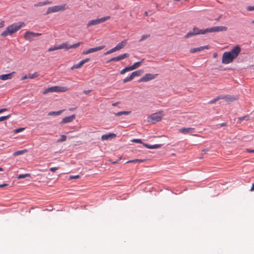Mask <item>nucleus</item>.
Segmentation results:
<instances>
[{
	"instance_id": "nucleus-30",
	"label": "nucleus",
	"mask_w": 254,
	"mask_h": 254,
	"mask_svg": "<svg viewBox=\"0 0 254 254\" xmlns=\"http://www.w3.org/2000/svg\"><path fill=\"white\" fill-rule=\"evenodd\" d=\"M67 137L65 135H61L60 138L58 139L57 141V142H62L65 141L66 140Z\"/></svg>"
},
{
	"instance_id": "nucleus-29",
	"label": "nucleus",
	"mask_w": 254,
	"mask_h": 254,
	"mask_svg": "<svg viewBox=\"0 0 254 254\" xmlns=\"http://www.w3.org/2000/svg\"><path fill=\"white\" fill-rule=\"evenodd\" d=\"M62 112H63V110H61V111H57V112H55V111L50 112L49 113L48 115H50V116L59 115L62 113Z\"/></svg>"
},
{
	"instance_id": "nucleus-59",
	"label": "nucleus",
	"mask_w": 254,
	"mask_h": 254,
	"mask_svg": "<svg viewBox=\"0 0 254 254\" xmlns=\"http://www.w3.org/2000/svg\"><path fill=\"white\" fill-rule=\"evenodd\" d=\"M84 92H85V93H87L88 92V91H84Z\"/></svg>"
},
{
	"instance_id": "nucleus-19",
	"label": "nucleus",
	"mask_w": 254,
	"mask_h": 254,
	"mask_svg": "<svg viewBox=\"0 0 254 254\" xmlns=\"http://www.w3.org/2000/svg\"><path fill=\"white\" fill-rule=\"evenodd\" d=\"M209 48V46H201L199 47L198 48H191L190 50V52L191 53H194L197 52H200L202 50H205V49H208Z\"/></svg>"
},
{
	"instance_id": "nucleus-31",
	"label": "nucleus",
	"mask_w": 254,
	"mask_h": 254,
	"mask_svg": "<svg viewBox=\"0 0 254 254\" xmlns=\"http://www.w3.org/2000/svg\"><path fill=\"white\" fill-rule=\"evenodd\" d=\"M130 113V112L129 111H121L119 112L116 114V116H121L122 115H128Z\"/></svg>"
},
{
	"instance_id": "nucleus-4",
	"label": "nucleus",
	"mask_w": 254,
	"mask_h": 254,
	"mask_svg": "<svg viewBox=\"0 0 254 254\" xmlns=\"http://www.w3.org/2000/svg\"><path fill=\"white\" fill-rule=\"evenodd\" d=\"M65 9H66V4L49 7L47 9L46 14H48L51 13L64 11Z\"/></svg>"
},
{
	"instance_id": "nucleus-51",
	"label": "nucleus",
	"mask_w": 254,
	"mask_h": 254,
	"mask_svg": "<svg viewBox=\"0 0 254 254\" xmlns=\"http://www.w3.org/2000/svg\"><path fill=\"white\" fill-rule=\"evenodd\" d=\"M119 160H120V159L117 160L116 161H112L111 163H113V164L118 163L119 162Z\"/></svg>"
},
{
	"instance_id": "nucleus-39",
	"label": "nucleus",
	"mask_w": 254,
	"mask_h": 254,
	"mask_svg": "<svg viewBox=\"0 0 254 254\" xmlns=\"http://www.w3.org/2000/svg\"><path fill=\"white\" fill-rule=\"evenodd\" d=\"M23 25V23H21L20 22L18 23V24H17V31L19 29H20L21 27H22Z\"/></svg>"
},
{
	"instance_id": "nucleus-18",
	"label": "nucleus",
	"mask_w": 254,
	"mask_h": 254,
	"mask_svg": "<svg viewBox=\"0 0 254 254\" xmlns=\"http://www.w3.org/2000/svg\"><path fill=\"white\" fill-rule=\"evenodd\" d=\"M14 74L15 72H12L6 74L0 75V79L2 80H6L7 79H11V78L14 77Z\"/></svg>"
},
{
	"instance_id": "nucleus-24",
	"label": "nucleus",
	"mask_w": 254,
	"mask_h": 254,
	"mask_svg": "<svg viewBox=\"0 0 254 254\" xmlns=\"http://www.w3.org/2000/svg\"><path fill=\"white\" fill-rule=\"evenodd\" d=\"M146 160V159H134V160L128 161H127V163H142V162H145Z\"/></svg>"
},
{
	"instance_id": "nucleus-40",
	"label": "nucleus",
	"mask_w": 254,
	"mask_h": 254,
	"mask_svg": "<svg viewBox=\"0 0 254 254\" xmlns=\"http://www.w3.org/2000/svg\"><path fill=\"white\" fill-rule=\"evenodd\" d=\"M47 3H49L48 2H40L38 4H36L35 5V6H42V5H45V4H46Z\"/></svg>"
},
{
	"instance_id": "nucleus-20",
	"label": "nucleus",
	"mask_w": 254,
	"mask_h": 254,
	"mask_svg": "<svg viewBox=\"0 0 254 254\" xmlns=\"http://www.w3.org/2000/svg\"><path fill=\"white\" fill-rule=\"evenodd\" d=\"M75 118V115H71L70 116L66 117L62 120L61 122L62 124H66L67 123H70L73 121V120Z\"/></svg>"
},
{
	"instance_id": "nucleus-9",
	"label": "nucleus",
	"mask_w": 254,
	"mask_h": 254,
	"mask_svg": "<svg viewBox=\"0 0 254 254\" xmlns=\"http://www.w3.org/2000/svg\"><path fill=\"white\" fill-rule=\"evenodd\" d=\"M16 32V25L13 24L8 26L6 30L2 32L1 34L2 36L5 37L8 35H11Z\"/></svg>"
},
{
	"instance_id": "nucleus-27",
	"label": "nucleus",
	"mask_w": 254,
	"mask_h": 254,
	"mask_svg": "<svg viewBox=\"0 0 254 254\" xmlns=\"http://www.w3.org/2000/svg\"><path fill=\"white\" fill-rule=\"evenodd\" d=\"M249 120H250V116H249V115H246V116H245L244 117H239L238 118V122L239 123H241L242 122V121H243V120L248 121Z\"/></svg>"
},
{
	"instance_id": "nucleus-55",
	"label": "nucleus",
	"mask_w": 254,
	"mask_h": 254,
	"mask_svg": "<svg viewBox=\"0 0 254 254\" xmlns=\"http://www.w3.org/2000/svg\"><path fill=\"white\" fill-rule=\"evenodd\" d=\"M144 15H146V16H147L148 15L147 12H145Z\"/></svg>"
},
{
	"instance_id": "nucleus-33",
	"label": "nucleus",
	"mask_w": 254,
	"mask_h": 254,
	"mask_svg": "<svg viewBox=\"0 0 254 254\" xmlns=\"http://www.w3.org/2000/svg\"><path fill=\"white\" fill-rule=\"evenodd\" d=\"M30 174L19 175L17 177V179H23V178H26L27 177H30Z\"/></svg>"
},
{
	"instance_id": "nucleus-49",
	"label": "nucleus",
	"mask_w": 254,
	"mask_h": 254,
	"mask_svg": "<svg viewBox=\"0 0 254 254\" xmlns=\"http://www.w3.org/2000/svg\"><path fill=\"white\" fill-rule=\"evenodd\" d=\"M6 109H5V108H3V109H0V114L3 112L4 111H6Z\"/></svg>"
},
{
	"instance_id": "nucleus-37",
	"label": "nucleus",
	"mask_w": 254,
	"mask_h": 254,
	"mask_svg": "<svg viewBox=\"0 0 254 254\" xmlns=\"http://www.w3.org/2000/svg\"><path fill=\"white\" fill-rule=\"evenodd\" d=\"M59 50V49L58 48V46H55L54 47H51V48H49L48 49V51L51 52V51H55V50Z\"/></svg>"
},
{
	"instance_id": "nucleus-11",
	"label": "nucleus",
	"mask_w": 254,
	"mask_h": 254,
	"mask_svg": "<svg viewBox=\"0 0 254 254\" xmlns=\"http://www.w3.org/2000/svg\"><path fill=\"white\" fill-rule=\"evenodd\" d=\"M227 27L225 26H215L206 28V31H208V33L218 32L220 31H226L227 30Z\"/></svg>"
},
{
	"instance_id": "nucleus-54",
	"label": "nucleus",
	"mask_w": 254,
	"mask_h": 254,
	"mask_svg": "<svg viewBox=\"0 0 254 254\" xmlns=\"http://www.w3.org/2000/svg\"><path fill=\"white\" fill-rule=\"evenodd\" d=\"M117 104H118L117 103H114V104H113L112 105L114 106H116L117 105Z\"/></svg>"
},
{
	"instance_id": "nucleus-50",
	"label": "nucleus",
	"mask_w": 254,
	"mask_h": 254,
	"mask_svg": "<svg viewBox=\"0 0 254 254\" xmlns=\"http://www.w3.org/2000/svg\"><path fill=\"white\" fill-rule=\"evenodd\" d=\"M251 191H254V183L253 184L252 186L251 189Z\"/></svg>"
},
{
	"instance_id": "nucleus-26",
	"label": "nucleus",
	"mask_w": 254,
	"mask_h": 254,
	"mask_svg": "<svg viewBox=\"0 0 254 254\" xmlns=\"http://www.w3.org/2000/svg\"><path fill=\"white\" fill-rule=\"evenodd\" d=\"M223 95H220L216 97L215 98L209 101V104H212L215 103L216 101L220 99H222Z\"/></svg>"
},
{
	"instance_id": "nucleus-35",
	"label": "nucleus",
	"mask_w": 254,
	"mask_h": 254,
	"mask_svg": "<svg viewBox=\"0 0 254 254\" xmlns=\"http://www.w3.org/2000/svg\"><path fill=\"white\" fill-rule=\"evenodd\" d=\"M194 35H195L194 34L193 31L192 32H190L188 33L187 34H186L185 36V38H190V37H192V36H193Z\"/></svg>"
},
{
	"instance_id": "nucleus-17",
	"label": "nucleus",
	"mask_w": 254,
	"mask_h": 254,
	"mask_svg": "<svg viewBox=\"0 0 254 254\" xmlns=\"http://www.w3.org/2000/svg\"><path fill=\"white\" fill-rule=\"evenodd\" d=\"M116 137V134L114 133H108L107 134H103L101 136L102 140H107L112 138H115Z\"/></svg>"
},
{
	"instance_id": "nucleus-12",
	"label": "nucleus",
	"mask_w": 254,
	"mask_h": 254,
	"mask_svg": "<svg viewBox=\"0 0 254 254\" xmlns=\"http://www.w3.org/2000/svg\"><path fill=\"white\" fill-rule=\"evenodd\" d=\"M41 33H34L31 31H27L24 34V38L29 41H31L33 38L41 35Z\"/></svg>"
},
{
	"instance_id": "nucleus-5",
	"label": "nucleus",
	"mask_w": 254,
	"mask_h": 254,
	"mask_svg": "<svg viewBox=\"0 0 254 254\" xmlns=\"http://www.w3.org/2000/svg\"><path fill=\"white\" fill-rule=\"evenodd\" d=\"M144 60L143 59L140 62H136V63H134L132 65H131L130 66L126 67L125 68H123L122 70H121L120 74H124L126 72H127L129 71H131V70H133L134 69L137 68L138 67H139L140 66L141 64L142 63H143Z\"/></svg>"
},
{
	"instance_id": "nucleus-41",
	"label": "nucleus",
	"mask_w": 254,
	"mask_h": 254,
	"mask_svg": "<svg viewBox=\"0 0 254 254\" xmlns=\"http://www.w3.org/2000/svg\"><path fill=\"white\" fill-rule=\"evenodd\" d=\"M59 169L58 167H52L50 168V171L52 172H55Z\"/></svg>"
},
{
	"instance_id": "nucleus-61",
	"label": "nucleus",
	"mask_w": 254,
	"mask_h": 254,
	"mask_svg": "<svg viewBox=\"0 0 254 254\" xmlns=\"http://www.w3.org/2000/svg\"><path fill=\"white\" fill-rule=\"evenodd\" d=\"M13 154H14V155H15V154H16V152H14V153H13Z\"/></svg>"
},
{
	"instance_id": "nucleus-60",
	"label": "nucleus",
	"mask_w": 254,
	"mask_h": 254,
	"mask_svg": "<svg viewBox=\"0 0 254 254\" xmlns=\"http://www.w3.org/2000/svg\"><path fill=\"white\" fill-rule=\"evenodd\" d=\"M13 132H16V129L14 130H13Z\"/></svg>"
},
{
	"instance_id": "nucleus-3",
	"label": "nucleus",
	"mask_w": 254,
	"mask_h": 254,
	"mask_svg": "<svg viewBox=\"0 0 254 254\" xmlns=\"http://www.w3.org/2000/svg\"><path fill=\"white\" fill-rule=\"evenodd\" d=\"M68 90L66 87L54 86L45 89L43 91V94L52 92H63Z\"/></svg>"
},
{
	"instance_id": "nucleus-7",
	"label": "nucleus",
	"mask_w": 254,
	"mask_h": 254,
	"mask_svg": "<svg viewBox=\"0 0 254 254\" xmlns=\"http://www.w3.org/2000/svg\"><path fill=\"white\" fill-rule=\"evenodd\" d=\"M127 44V40H124L121 42L119 43L114 48L110 49L107 52L104 53V55H108L111 54L112 53L115 52L117 51H119L121 49H123Z\"/></svg>"
},
{
	"instance_id": "nucleus-52",
	"label": "nucleus",
	"mask_w": 254,
	"mask_h": 254,
	"mask_svg": "<svg viewBox=\"0 0 254 254\" xmlns=\"http://www.w3.org/2000/svg\"><path fill=\"white\" fill-rule=\"evenodd\" d=\"M6 186H7V184L0 185V188H2V187H3Z\"/></svg>"
},
{
	"instance_id": "nucleus-2",
	"label": "nucleus",
	"mask_w": 254,
	"mask_h": 254,
	"mask_svg": "<svg viewBox=\"0 0 254 254\" xmlns=\"http://www.w3.org/2000/svg\"><path fill=\"white\" fill-rule=\"evenodd\" d=\"M164 116L163 111H159V112L152 114L147 118V121L151 124H155L157 122L161 121L163 117Z\"/></svg>"
},
{
	"instance_id": "nucleus-13",
	"label": "nucleus",
	"mask_w": 254,
	"mask_h": 254,
	"mask_svg": "<svg viewBox=\"0 0 254 254\" xmlns=\"http://www.w3.org/2000/svg\"><path fill=\"white\" fill-rule=\"evenodd\" d=\"M105 47V45H101L98 47H94V48H91L90 49H88V50L86 51H84L82 52V54L83 55H86L89 54L96 52L97 51L101 50L103 49Z\"/></svg>"
},
{
	"instance_id": "nucleus-47",
	"label": "nucleus",
	"mask_w": 254,
	"mask_h": 254,
	"mask_svg": "<svg viewBox=\"0 0 254 254\" xmlns=\"http://www.w3.org/2000/svg\"><path fill=\"white\" fill-rule=\"evenodd\" d=\"M28 74H27L25 75L24 76H23L22 77L21 79H22V80H25V79H28Z\"/></svg>"
},
{
	"instance_id": "nucleus-25",
	"label": "nucleus",
	"mask_w": 254,
	"mask_h": 254,
	"mask_svg": "<svg viewBox=\"0 0 254 254\" xmlns=\"http://www.w3.org/2000/svg\"><path fill=\"white\" fill-rule=\"evenodd\" d=\"M39 74L38 72H35L34 73H28V77L29 79H33L39 76Z\"/></svg>"
},
{
	"instance_id": "nucleus-22",
	"label": "nucleus",
	"mask_w": 254,
	"mask_h": 254,
	"mask_svg": "<svg viewBox=\"0 0 254 254\" xmlns=\"http://www.w3.org/2000/svg\"><path fill=\"white\" fill-rule=\"evenodd\" d=\"M222 99H225L226 101L230 102H232L234 101H235L237 99V97L234 96H231V95H225L223 96Z\"/></svg>"
},
{
	"instance_id": "nucleus-57",
	"label": "nucleus",
	"mask_w": 254,
	"mask_h": 254,
	"mask_svg": "<svg viewBox=\"0 0 254 254\" xmlns=\"http://www.w3.org/2000/svg\"><path fill=\"white\" fill-rule=\"evenodd\" d=\"M3 171V169L1 167H0V171Z\"/></svg>"
},
{
	"instance_id": "nucleus-48",
	"label": "nucleus",
	"mask_w": 254,
	"mask_h": 254,
	"mask_svg": "<svg viewBox=\"0 0 254 254\" xmlns=\"http://www.w3.org/2000/svg\"><path fill=\"white\" fill-rule=\"evenodd\" d=\"M4 26V21H2L0 22V28H2Z\"/></svg>"
},
{
	"instance_id": "nucleus-34",
	"label": "nucleus",
	"mask_w": 254,
	"mask_h": 254,
	"mask_svg": "<svg viewBox=\"0 0 254 254\" xmlns=\"http://www.w3.org/2000/svg\"><path fill=\"white\" fill-rule=\"evenodd\" d=\"M28 152V150L27 149H24L22 150H18L17 151V155H21L23 153H27Z\"/></svg>"
},
{
	"instance_id": "nucleus-36",
	"label": "nucleus",
	"mask_w": 254,
	"mask_h": 254,
	"mask_svg": "<svg viewBox=\"0 0 254 254\" xmlns=\"http://www.w3.org/2000/svg\"><path fill=\"white\" fill-rule=\"evenodd\" d=\"M131 142L138 143H142V140L140 139H133L131 140Z\"/></svg>"
},
{
	"instance_id": "nucleus-6",
	"label": "nucleus",
	"mask_w": 254,
	"mask_h": 254,
	"mask_svg": "<svg viewBox=\"0 0 254 254\" xmlns=\"http://www.w3.org/2000/svg\"><path fill=\"white\" fill-rule=\"evenodd\" d=\"M110 18V16H106L100 18L99 19H93V20H90L87 24V27H89L91 26L98 25L100 23H103V22L109 20Z\"/></svg>"
},
{
	"instance_id": "nucleus-46",
	"label": "nucleus",
	"mask_w": 254,
	"mask_h": 254,
	"mask_svg": "<svg viewBox=\"0 0 254 254\" xmlns=\"http://www.w3.org/2000/svg\"><path fill=\"white\" fill-rule=\"evenodd\" d=\"M89 61H90V59H89V58H86V59L82 60L84 64L89 62Z\"/></svg>"
},
{
	"instance_id": "nucleus-42",
	"label": "nucleus",
	"mask_w": 254,
	"mask_h": 254,
	"mask_svg": "<svg viewBox=\"0 0 254 254\" xmlns=\"http://www.w3.org/2000/svg\"><path fill=\"white\" fill-rule=\"evenodd\" d=\"M80 178V176L79 175H76V176H71L69 177L70 179H78Z\"/></svg>"
},
{
	"instance_id": "nucleus-8",
	"label": "nucleus",
	"mask_w": 254,
	"mask_h": 254,
	"mask_svg": "<svg viewBox=\"0 0 254 254\" xmlns=\"http://www.w3.org/2000/svg\"><path fill=\"white\" fill-rule=\"evenodd\" d=\"M82 44L81 42H78L77 43L73 44L72 45H69L67 42L63 43L58 46V48L59 49H64L65 50H68L72 48H76Z\"/></svg>"
},
{
	"instance_id": "nucleus-56",
	"label": "nucleus",
	"mask_w": 254,
	"mask_h": 254,
	"mask_svg": "<svg viewBox=\"0 0 254 254\" xmlns=\"http://www.w3.org/2000/svg\"><path fill=\"white\" fill-rule=\"evenodd\" d=\"M225 125H226V124H225V123H223V124H221V126H224Z\"/></svg>"
},
{
	"instance_id": "nucleus-14",
	"label": "nucleus",
	"mask_w": 254,
	"mask_h": 254,
	"mask_svg": "<svg viewBox=\"0 0 254 254\" xmlns=\"http://www.w3.org/2000/svg\"><path fill=\"white\" fill-rule=\"evenodd\" d=\"M155 75L151 73H146L138 80L139 82H147L155 78Z\"/></svg>"
},
{
	"instance_id": "nucleus-28",
	"label": "nucleus",
	"mask_w": 254,
	"mask_h": 254,
	"mask_svg": "<svg viewBox=\"0 0 254 254\" xmlns=\"http://www.w3.org/2000/svg\"><path fill=\"white\" fill-rule=\"evenodd\" d=\"M84 64L82 60L78 64H74L72 68H76L77 69V68H80Z\"/></svg>"
},
{
	"instance_id": "nucleus-16",
	"label": "nucleus",
	"mask_w": 254,
	"mask_h": 254,
	"mask_svg": "<svg viewBox=\"0 0 254 254\" xmlns=\"http://www.w3.org/2000/svg\"><path fill=\"white\" fill-rule=\"evenodd\" d=\"M194 128L193 127H183L179 129V131L183 134L191 133L194 132Z\"/></svg>"
},
{
	"instance_id": "nucleus-23",
	"label": "nucleus",
	"mask_w": 254,
	"mask_h": 254,
	"mask_svg": "<svg viewBox=\"0 0 254 254\" xmlns=\"http://www.w3.org/2000/svg\"><path fill=\"white\" fill-rule=\"evenodd\" d=\"M143 145L149 149H157L159 148L162 146L161 144L149 145L146 143H143Z\"/></svg>"
},
{
	"instance_id": "nucleus-21",
	"label": "nucleus",
	"mask_w": 254,
	"mask_h": 254,
	"mask_svg": "<svg viewBox=\"0 0 254 254\" xmlns=\"http://www.w3.org/2000/svg\"><path fill=\"white\" fill-rule=\"evenodd\" d=\"M193 32L195 35L198 34H205L206 33H208V31H206V29L204 30H200L197 27H195L193 29Z\"/></svg>"
},
{
	"instance_id": "nucleus-1",
	"label": "nucleus",
	"mask_w": 254,
	"mask_h": 254,
	"mask_svg": "<svg viewBox=\"0 0 254 254\" xmlns=\"http://www.w3.org/2000/svg\"><path fill=\"white\" fill-rule=\"evenodd\" d=\"M241 51V49L240 46L237 45L230 51L224 53L222 56V63L224 64L232 63L234 59L237 58Z\"/></svg>"
},
{
	"instance_id": "nucleus-43",
	"label": "nucleus",
	"mask_w": 254,
	"mask_h": 254,
	"mask_svg": "<svg viewBox=\"0 0 254 254\" xmlns=\"http://www.w3.org/2000/svg\"><path fill=\"white\" fill-rule=\"evenodd\" d=\"M247 10L249 11L254 10V6H249L247 8Z\"/></svg>"
},
{
	"instance_id": "nucleus-10",
	"label": "nucleus",
	"mask_w": 254,
	"mask_h": 254,
	"mask_svg": "<svg viewBox=\"0 0 254 254\" xmlns=\"http://www.w3.org/2000/svg\"><path fill=\"white\" fill-rule=\"evenodd\" d=\"M143 70L141 69L133 71L129 77H127L123 80L124 83H126L132 80L135 77L139 76L143 73Z\"/></svg>"
},
{
	"instance_id": "nucleus-44",
	"label": "nucleus",
	"mask_w": 254,
	"mask_h": 254,
	"mask_svg": "<svg viewBox=\"0 0 254 254\" xmlns=\"http://www.w3.org/2000/svg\"><path fill=\"white\" fill-rule=\"evenodd\" d=\"M25 129L24 127H20L18 128H17V133L21 132Z\"/></svg>"
},
{
	"instance_id": "nucleus-32",
	"label": "nucleus",
	"mask_w": 254,
	"mask_h": 254,
	"mask_svg": "<svg viewBox=\"0 0 254 254\" xmlns=\"http://www.w3.org/2000/svg\"><path fill=\"white\" fill-rule=\"evenodd\" d=\"M150 37V34L143 35L141 36V37L139 41V42L143 41L145 40V39H146L147 38H149Z\"/></svg>"
},
{
	"instance_id": "nucleus-15",
	"label": "nucleus",
	"mask_w": 254,
	"mask_h": 254,
	"mask_svg": "<svg viewBox=\"0 0 254 254\" xmlns=\"http://www.w3.org/2000/svg\"><path fill=\"white\" fill-rule=\"evenodd\" d=\"M128 56L129 55L128 54L125 53L123 55H120L118 57L111 58L109 61L107 62V63L111 62H118L122 60L125 59V58L128 57Z\"/></svg>"
},
{
	"instance_id": "nucleus-53",
	"label": "nucleus",
	"mask_w": 254,
	"mask_h": 254,
	"mask_svg": "<svg viewBox=\"0 0 254 254\" xmlns=\"http://www.w3.org/2000/svg\"><path fill=\"white\" fill-rule=\"evenodd\" d=\"M217 56V54L216 53H214V55H213V57L214 58H216Z\"/></svg>"
},
{
	"instance_id": "nucleus-38",
	"label": "nucleus",
	"mask_w": 254,
	"mask_h": 254,
	"mask_svg": "<svg viewBox=\"0 0 254 254\" xmlns=\"http://www.w3.org/2000/svg\"><path fill=\"white\" fill-rule=\"evenodd\" d=\"M9 118V116H2L0 117V122L4 121Z\"/></svg>"
},
{
	"instance_id": "nucleus-58",
	"label": "nucleus",
	"mask_w": 254,
	"mask_h": 254,
	"mask_svg": "<svg viewBox=\"0 0 254 254\" xmlns=\"http://www.w3.org/2000/svg\"><path fill=\"white\" fill-rule=\"evenodd\" d=\"M252 23L254 24V20L252 21Z\"/></svg>"
},
{
	"instance_id": "nucleus-45",
	"label": "nucleus",
	"mask_w": 254,
	"mask_h": 254,
	"mask_svg": "<svg viewBox=\"0 0 254 254\" xmlns=\"http://www.w3.org/2000/svg\"><path fill=\"white\" fill-rule=\"evenodd\" d=\"M246 151L248 153H254V149L247 148L246 149Z\"/></svg>"
}]
</instances>
